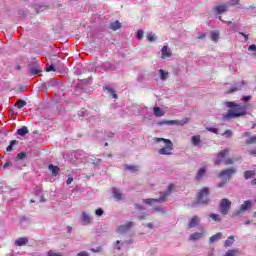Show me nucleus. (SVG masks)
<instances>
[{
    "mask_svg": "<svg viewBox=\"0 0 256 256\" xmlns=\"http://www.w3.org/2000/svg\"><path fill=\"white\" fill-rule=\"evenodd\" d=\"M225 106L229 108L226 114H223L224 121H231L237 117H244L247 115V106L237 104L235 102H225Z\"/></svg>",
    "mask_w": 256,
    "mask_h": 256,
    "instance_id": "nucleus-1",
    "label": "nucleus"
},
{
    "mask_svg": "<svg viewBox=\"0 0 256 256\" xmlns=\"http://www.w3.org/2000/svg\"><path fill=\"white\" fill-rule=\"evenodd\" d=\"M173 189H175V184H170L166 191L160 192L159 198L144 199L143 203H146V205H155V203H165V201H167V197H169V195H171V193H173Z\"/></svg>",
    "mask_w": 256,
    "mask_h": 256,
    "instance_id": "nucleus-2",
    "label": "nucleus"
},
{
    "mask_svg": "<svg viewBox=\"0 0 256 256\" xmlns=\"http://www.w3.org/2000/svg\"><path fill=\"white\" fill-rule=\"evenodd\" d=\"M155 143H164V147L158 149L159 155H173V142L170 139L155 138Z\"/></svg>",
    "mask_w": 256,
    "mask_h": 256,
    "instance_id": "nucleus-3",
    "label": "nucleus"
},
{
    "mask_svg": "<svg viewBox=\"0 0 256 256\" xmlns=\"http://www.w3.org/2000/svg\"><path fill=\"white\" fill-rule=\"evenodd\" d=\"M198 203H201L202 205H207V203H209V188H203L198 193V202H195L192 206L197 207Z\"/></svg>",
    "mask_w": 256,
    "mask_h": 256,
    "instance_id": "nucleus-4",
    "label": "nucleus"
},
{
    "mask_svg": "<svg viewBox=\"0 0 256 256\" xmlns=\"http://www.w3.org/2000/svg\"><path fill=\"white\" fill-rule=\"evenodd\" d=\"M231 209V202L227 198H223L219 204V211L222 215H227Z\"/></svg>",
    "mask_w": 256,
    "mask_h": 256,
    "instance_id": "nucleus-5",
    "label": "nucleus"
},
{
    "mask_svg": "<svg viewBox=\"0 0 256 256\" xmlns=\"http://www.w3.org/2000/svg\"><path fill=\"white\" fill-rule=\"evenodd\" d=\"M189 122V118H184L182 120H164L158 123V125H185Z\"/></svg>",
    "mask_w": 256,
    "mask_h": 256,
    "instance_id": "nucleus-6",
    "label": "nucleus"
},
{
    "mask_svg": "<svg viewBox=\"0 0 256 256\" xmlns=\"http://www.w3.org/2000/svg\"><path fill=\"white\" fill-rule=\"evenodd\" d=\"M251 207H253V202H251V200L244 201V203L240 206V209L237 210L236 212H234V216L239 217V215H241V213H243L245 211H249V209H251Z\"/></svg>",
    "mask_w": 256,
    "mask_h": 256,
    "instance_id": "nucleus-7",
    "label": "nucleus"
},
{
    "mask_svg": "<svg viewBox=\"0 0 256 256\" xmlns=\"http://www.w3.org/2000/svg\"><path fill=\"white\" fill-rule=\"evenodd\" d=\"M237 173V169L235 168H229V169H225L222 170L218 177H220L221 179H231V177H233V175H235Z\"/></svg>",
    "mask_w": 256,
    "mask_h": 256,
    "instance_id": "nucleus-8",
    "label": "nucleus"
},
{
    "mask_svg": "<svg viewBox=\"0 0 256 256\" xmlns=\"http://www.w3.org/2000/svg\"><path fill=\"white\" fill-rule=\"evenodd\" d=\"M43 71L41 69V66L39 65V62H33L29 65V73L30 75H39Z\"/></svg>",
    "mask_w": 256,
    "mask_h": 256,
    "instance_id": "nucleus-9",
    "label": "nucleus"
},
{
    "mask_svg": "<svg viewBox=\"0 0 256 256\" xmlns=\"http://www.w3.org/2000/svg\"><path fill=\"white\" fill-rule=\"evenodd\" d=\"M80 219L83 225H91L93 223V216L91 214L83 211L80 215Z\"/></svg>",
    "mask_w": 256,
    "mask_h": 256,
    "instance_id": "nucleus-10",
    "label": "nucleus"
},
{
    "mask_svg": "<svg viewBox=\"0 0 256 256\" xmlns=\"http://www.w3.org/2000/svg\"><path fill=\"white\" fill-rule=\"evenodd\" d=\"M229 154V149H224L223 151H221L220 153H218L214 164L215 165H221V163H223V160H225V157H227V155Z\"/></svg>",
    "mask_w": 256,
    "mask_h": 256,
    "instance_id": "nucleus-11",
    "label": "nucleus"
},
{
    "mask_svg": "<svg viewBox=\"0 0 256 256\" xmlns=\"http://www.w3.org/2000/svg\"><path fill=\"white\" fill-rule=\"evenodd\" d=\"M132 227H135V222H127L126 224H123L118 227V233H127L132 229Z\"/></svg>",
    "mask_w": 256,
    "mask_h": 256,
    "instance_id": "nucleus-12",
    "label": "nucleus"
},
{
    "mask_svg": "<svg viewBox=\"0 0 256 256\" xmlns=\"http://www.w3.org/2000/svg\"><path fill=\"white\" fill-rule=\"evenodd\" d=\"M228 9H229V4H222L214 7V13H216L217 15H223V13H227Z\"/></svg>",
    "mask_w": 256,
    "mask_h": 256,
    "instance_id": "nucleus-13",
    "label": "nucleus"
},
{
    "mask_svg": "<svg viewBox=\"0 0 256 256\" xmlns=\"http://www.w3.org/2000/svg\"><path fill=\"white\" fill-rule=\"evenodd\" d=\"M243 85H247V82L242 81L237 84H235L230 90H228L226 93L229 95L231 93H235V91H241L243 89Z\"/></svg>",
    "mask_w": 256,
    "mask_h": 256,
    "instance_id": "nucleus-14",
    "label": "nucleus"
},
{
    "mask_svg": "<svg viewBox=\"0 0 256 256\" xmlns=\"http://www.w3.org/2000/svg\"><path fill=\"white\" fill-rule=\"evenodd\" d=\"M28 243H29V239L27 237H20L15 241V245L17 247H23V245H27Z\"/></svg>",
    "mask_w": 256,
    "mask_h": 256,
    "instance_id": "nucleus-15",
    "label": "nucleus"
},
{
    "mask_svg": "<svg viewBox=\"0 0 256 256\" xmlns=\"http://www.w3.org/2000/svg\"><path fill=\"white\" fill-rule=\"evenodd\" d=\"M113 197L117 199V201H122L123 193H121L120 189L113 188L112 189Z\"/></svg>",
    "mask_w": 256,
    "mask_h": 256,
    "instance_id": "nucleus-16",
    "label": "nucleus"
},
{
    "mask_svg": "<svg viewBox=\"0 0 256 256\" xmlns=\"http://www.w3.org/2000/svg\"><path fill=\"white\" fill-rule=\"evenodd\" d=\"M197 225H199V217L194 216L193 218H191L190 222L188 223V227L190 229H193V228L197 227Z\"/></svg>",
    "mask_w": 256,
    "mask_h": 256,
    "instance_id": "nucleus-17",
    "label": "nucleus"
},
{
    "mask_svg": "<svg viewBox=\"0 0 256 256\" xmlns=\"http://www.w3.org/2000/svg\"><path fill=\"white\" fill-rule=\"evenodd\" d=\"M161 53L162 59H166V57H171V50L169 49V46H163Z\"/></svg>",
    "mask_w": 256,
    "mask_h": 256,
    "instance_id": "nucleus-18",
    "label": "nucleus"
},
{
    "mask_svg": "<svg viewBox=\"0 0 256 256\" xmlns=\"http://www.w3.org/2000/svg\"><path fill=\"white\" fill-rule=\"evenodd\" d=\"M190 241H199V239H203V232H195L190 235Z\"/></svg>",
    "mask_w": 256,
    "mask_h": 256,
    "instance_id": "nucleus-19",
    "label": "nucleus"
},
{
    "mask_svg": "<svg viewBox=\"0 0 256 256\" xmlns=\"http://www.w3.org/2000/svg\"><path fill=\"white\" fill-rule=\"evenodd\" d=\"M191 142H192V145H194V147H199L201 145V136L200 135L192 136Z\"/></svg>",
    "mask_w": 256,
    "mask_h": 256,
    "instance_id": "nucleus-20",
    "label": "nucleus"
},
{
    "mask_svg": "<svg viewBox=\"0 0 256 256\" xmlns=\"http://www.w3.org/2000/svg\"><path fill=\"white\" fill-rule=\"evenodd\" d=\"M49 171H51L53 177H57L59 175V166H55L53 164H50L48 166Z\"/></svg>",
    "mask_w": 256,
    "mask_h": 256,
    "instance_id": "nucleus-21",
    "label": "nucleus"
},
{
    "mask_svg": "<svg viewBox=\"0 0 256 256\" xmlns=\"http://www.w3.org/2000/svg\"><path fill=\"white\" fill-rule=\"evenodd\" d=\"M223 238V233L218 232L215 235L211 236L209 239V243H215Z\"/></svg>",
    "mask_w": 256,
    "mask_h": 256,
    "instance_id": "nucleus-22",
    "label": "nucleus"
},
{
    "mask_svg": "<svg viewBox=\"0 0 256 256\" xmlns=\"http://www.w3.org/2000/svg\"><path fill=\"white\" fill-rule=\"evenodd\" d=\"M205 173H207V169H205V167L200 168L196 175L197 181H199L200 179H203V177H205Z\"/></svg>",
    "mask_w": 256,
    "mask_h": 256,
    "instance_id": "nucleus-23",
    "label": "nucleus"
},
{
    "mask_svg": "<svg viewBox=\"0 0 256 256\" xmlns=\"http://www.w3.org/2000/svg\"><path fill=\"white\" fill-rule=\"evenodd\" d=\"M29 133V129H27L26 126H23L22 128L17 130V135H20V137H25Z\"/></svg>",
    "mask_w": 256,
    "mask_h": 256,
    "instance_id": "nucleus-24",
    "label": "nucleus"
},
{
    "mask_svg": "<svg viewBox=\"0 0 256 256\" xmlns=\"http://www.w3.org/2000/svg\"><path fill=\"white\" fill-rule=\"evenodd\" d=\"M110 29H112V31H117L118 29H121V22L119 21H115L110 23Z\"/></svg>",
    "mask_w": 256,
    "mask_h": 256,
    "instance_id": "nucleus-25",
    "label": "nucleus"
},
{
    "mask_svg": "<svg viewBox=\"0 0 256 256\" xmlns=\"http://www.w3.org/2000/svg\"><path fill=\"white\" fill-rule=\"evenodd\" d=\"M153 111H154L155 117H163L165 115V112H163V110H161L160 107H157V106L154 107Z\"/></svg>",
    "mask_w": 256,
    "mask_h": 256,
    "instance_id": "nucleus-26",
    "label": "nucleus"
},
{
    "mask_svg": "<svg viewBox=\"0 0 256 256\" xmlns=\"http://www.w3.org/2000/svg\"><path fill=\"white\" fill-rule=\"evenodd\" d=\"M255 175H256L255 170H247L244 172L245 179H251V178L255 177Z\"/></svg>",
    "mask_w": 256,
    "mask_h": 256,
    "instance_id": "nucleus-27",
    "label": "nucleus"
},
{
    "mask_svg": "<svg viewBox=\"0 0 256 256\" xmlns=\"http://www.w3.org/2000/svg\"><path fill=\"white\" fill-rule=\"evenodd\" d=\"M235 243V237L234 236H229L226 241L224 242V247H231Z\"/></svg>",
    "mask_w": 256,
    "mask_h": 256,
    "instance_id": "nucleus-28",
    "label": "nucleus"
},
{
    "mask_svg": "<svg viewBox=\"0 0 256 256\" xmlns=\"http://www.w3.org/2000/svg\"><path fill=\"white\" fill-rule=\"evenodd\" d=\"M209 217H210V219H213L216 223H221V221L223 220L221 218V215L215 214V213L209 214Z\"/></svg>",
    "mask_w": 256,
    "mask_h": 256,
    "instance_id": "nucleus-29",
    "label": "nucleus"
},
{
    "mask_svg": "<svg viewBox=\"0 0 256 256\" xmlns=\"http://www.w3.org/2000/svg\"><path fill=\"white\" fill-rule=\"evenodd\" d=\"M159 75H160L161 81H167V79L169 77V73L165 72V70H163V69L159 70Z\"/></svg>",
    "mask_w": 256,
    "mask_h": 256,
    "instance_id": "nucleus-30",
    "label": "nucleus"
},
{
    "mask_svg": "<svg viewBox=\"0 0 256 256\" xmlns=\"http://www.w3.org/2000/svg\"><path fill=\"white\" fill-rule=\"evenodd\" d=\"M104 89H106V91H108V93H110V95H112L114 99H117V94L115 93V90L111 88V86L106 85L104 86Z\"/></svg>",
    "mask_w": 256,
    "mask_h": 256,
    "instance_id": "nucleus-31",
    "label": "nucleus"
},
{
    "mask_svg": "<svg viewBox=\"0 0 256 256\" xmlns=\"http://www.w3.org/2000/svg\"><path fill=\"white\" fill-rule=\"evenodd\" d=\"M25 105H27V102L25 100H21V99H19L15 103V107H17V109H23V107H25Z\"/></svg>",
    "mask_w": 256,
    "mask_h": 256,
    "instance_id": "nucleus-32",
    "label": "nucleus"
},
{
    "mask_svg": "<svg viewBox=\"0 0 256 256\" xmlns=\"http://www.w3.org/2000/svg\"><path fill=\"white\" fill-rule=\"evenodd\" d=\"M18 141L17 140H12L9 144V146L6 148V151L11 152L13 151V147L17 145Z\"/></svg>",
    "mask_w": 256,
    "mask_h": 256,
    "instance_id": "nucleus-33",
    "label": "nucleus"
},
{
    "mask_svg": "<svg viewBox=\"0 0 256 256\" xmlns=\"http://www.w3.org/2000/svg\"><path fill=\"white\" fill-rule=\"evenodd\" d=\"M211 39L212 41H218L219 40V31L215 30L211 32Z\"/></svg>",
    "mask_w": 256,
    "mask_h": 256,
    "instance_id": "nucleus-34",
    "label": "nucleus"
},
{
    "mask_svg": "<svg viewBox=\"0 0 256 256\" xmlns=\"http://www.w3.org/2000/svg\"><path fill=\"white\" fill-rule=\"evenodd\" d=\"M237 253H239L238 249H232V250H228L224 256H235L237 255Z\"/></svg>",
    "mask_w": 256,
    "mask_h": 256,
    "instance_id": "nucleus-35",
    "label": "nucleus"
},
{
    "mask_svg": "<svg viewBox=\"0 0 256 256\" xmlns=\"http://www.w3.org/2000/svg\"><path fill=\"white\" fill-rule=\"evenodd\" d=\"M157 37L155 36V34L153 33H148L147 35V40L150 42V43H153V41H156Z\"/></svg>",
    "mask_w": 256,
    "mask_h": 256,
    "instance_id": "nucleus-36",
    "label": "nucleus"
},
{
    "mask_svg": "<svg viewBox=\"0 0 256 256\" xmlns=\"http://www.w3.org/2000/svg\"><path fill=\"white\" fill-rule=\"evenodd\" d=\"M152 210L155 211L156 213H166L165 209H163V207L161 206L153 207Z\"/></svg>",
    "mask_w": 256,
    "mask_h": 256,
    "instance_id": "nucleus-37",
    "label": "nucleus"
},
{
    "mask_svg": "<svg viewBox=\"0 0 256 256\" xmlns=\"http://www.w3.org/2000/svg\"><path fill=\"white\" fill-rule=\"evenodd\" d=\"M25 157H27V154L25 152H20L19 154H17L16 159H18L19 161H23Z\"/></svg>",
    "mask_w": 256,
    "mask_h": 256,
    "instance_id": "nucleus-38",
    "label": "nucleus"
},
{
    "mask_svg": "<svg viewBox=\"0 0 256 256\" xmlns=\"http://www.w3.org/2000/svg\"><path fill=\"white\" fill-rule=\"evenodd\" d=\"M96 69L97 71H101L102 69L107 71V69H109V63L103 64V66H97Z\"/></svg>",
    "mask_w": 256,
    "mask_h": 256,
    "instance_id": "nucleus-39",
    "label": "nucleus"
},
{
    "mask_svg": "<svg viewBox=\"0 0 256 256\" xmlns=\"http://www.w3.org/2000/svg\"><path fill=\"white\" fill-rule=\"evenodd\" d=\"M45 71L51 73V71H57V69H55L54 65H46Z\"/></svg>",
    "mask_w": 256,
    "mask_h": 256,
    "instance_id": "nucleus-40",
    "label": "nucleus"
},
{
    "mask_svg": "<svg viewBox=\"0 0 256 256\" xmlns=\"http://www.w3.org/2000/svg\"><path fill=\"white\" fill-rule=\"evenodd\" d=\"M207 131H210V133H215V135H219V129L214 127H207Z\"/></svg>",
    "mask_w": 256,
    "mask_h": 256,
    "instance_id": "nucleus-41",
    "label": "nucleus"
},
{
    "mask_svg": "<svg viewBox=\"0 0 256 256\" xmlns=\"http://www.w3.org/2000/svg\"><path fill=\"white\" fill-rule=\"evenodd\" d=\"M126 169H127L128 171H133V172H135V171H137V170L139 169V167H138V166H133V165H126Z\"/></svg>",
    "mask_w": 256,
    "mask_h": 256,
    "instance_id": "nucleus-42",
    "label": "nucleus"
},
{
    "mask_svg": "<svg viewBox=\"0 0 256 256\" xmlns=\"http://www.w3.org/2000/svg\"><path fill=\"white\" fill-rule=\"evenodd\" d=\"M224 137H226L227 139H229V137H233V131L231 130H226L223 134Z\"/></svg>",
    "mask_w": 256,
    "mask_h": 256,
    "instance_id": "nucleus-43",
    "label": "nucleus"
},
{
    "mask_svg": "<svg viewBox=\"0 0 256 256\" xmlns=\"http://www.w3.org/2000/svg\"><path fill=\"white\" fill-rule=\"evenodd\" d=\"M143 34H144L143 30H141V29L138 30L137 33H136V38H137L138 40L143 39Z\"/></svg>",
    "mask_w": 256,
    "mask_h": 256,
    "instance_id": "nucleus-44",
    "label": "nucleus"
},
{
    "mask_svg": "<svg viewBox=\"0 0 256 256\" xmlns=\"http://www.w3.org/2000/svg\"><path fill=\"white\" fill-rule=\"evenodd\" d=\"M104 211H103V208H98L95 210V215L97 217H101L103 215Z\"/></svg>",
    "mask_w": 256,
    "mask_h": 256,
    "instance_id": "nucleus-45",
    "label": "nucleus"
},
{
    "mask_svg": "<svg viewBox=\"0 0 256 256\" xmlns=\"http://www.w3.org/2000/svg\"><path fill=\"white\" fill-rule=\"evenodd\" d=\"M228 7L229 5L233 6V5H239V0H229V2L227 3Z\"/></svg>",
    "mask_w": 256,
    "mask_h": 256,
    "instance_id": "nucleus-46",
    "label": "nucleus"
},
{
    "mask_svg": "<svg viewBox=\"0 0 256 256\" xmlns=\"http://www.w3.org/2000/svg\"><path fill=\"white\" fill-rule=\"evenodd\" d=\"M48 256H63L61 253H55L52 250L48 251Z\"/></svg>",
    "mask_w": 256,
    "mask_h": 256,
    "instance_id": "nucleus-47",
    "label": "nucleus"
},
{
    "mask_svg": "<svg viewBox=\"0 0 256 256\" xmlns=\"http://www.w3.org/2000/svg\"><path fill=\"white\" fill-rule=\"evenodd\" d=\"M248 51H252L253 53H256V45L252 44L248 47Z\"/></svg>",
    "mask_w": 256,
    "mask_h": 256,
    "instance_id": "nucleus-48",
    "label": "nucleus"
},
{
    "mask_svg": "<svg viewBox=\"0 0 256 256\" xmlns=\"http://www.w3.org/2000/svg\"><path fill=\"white\" fill-rule=\"evenodd\" d=\"M225 165H233V159L227 158L224 160Z\"/></svg>",
    "mask_w": 256,
    "mask_h": 256,
    "instance_id": "nucleus-49",
    "label": "nucleus"
},
{
    "mask_svg": "<svg viewBox=\"0 0 256 256\" xmlns=\"http://www.w3.org/2000/svg\"><path fill=\"white\" fill-rule=\"evenodd\" d=\"M242 101H244L245 103L251 101V96H243Z\"/></svg>",
    "mask_w": 256,
    "mask_h": 256,
    "instance_id": "nucleus-50",
    "label": "nucleus"
},
{
    "mask_svg": "<svg viewBox=\"0 0 256 256\" xmlns=\"http://www.w3.org/2000/svg\"><path fill=\"white\" fill-rule=\"evenodd\" d=\"M135 207H136V209H138V211H144L145 210V207H143L140 204H136Z\"/></svg>",
    "mask_w": 256,
    "mask_h": 256,
    "instance_id": "nucleus-51",
    "label": "nucleus"
},
{
    "mask_svg": "<svg viewBox=\"0 0 256 256\" xmlns=\"http://www.w3.org/2000/svg\"><path fill=\"white\" fill-rule=\"evenodd\" d=\"M82 83H84V85H89V83H91V78L83 79Z\"/></svg>",
    "mask_w": 256,
    "mask_h": 256,
    "instance_id": "nucleus-52",
    "label": "nucleus"
},
{
    "mask_svg": "<svg viewBox=\"0 0 256 256\" xmlns=\"http://www.w3.org/2000/svg\"><path fill=\"white\" fill-rule=\"evenodd\" d=\"M13 165V163L11 162H6L3 166L4 169H7L8 167H11Z\"/></svg>",
    "mask_w": 256,
    "mask_h": 256,
    "instance_id": "nucleus-53",
    "label": "nucleus"
},
{
    "mask_svg": "<svg viewBox=\"0 0 256 256\" xmlns=\"http://www.w3.org/2000/svg\"><path fill=\"white\" fill-rule=\"evenodd\" d=\"M240 34L242 35V37H244L245 41H249V36L247 34H245L244 32H240Z\"/></svg>",
    "mask_w": 256,
    "mask_h": 256,
    "instance_id": "nucleus-54",
    "label": "nucleus"
},
{
    "mask_svg": "<svg viewBox=\"0 0 256 256\" xmlns=\"http://www.w3.org/2000/svg\"><path fill=\"white\" fill-rule=\"evenodd\" d=\"M73 183V177H69L66 181L67 185H71Z\"/></svg>",
    "mask_w": 256,
    "mask_h": 256,
    "instance_id": "nucleus-55",
    "label": "nucleus"
},
{
    "mask_svg": "<svg viewBox=\"0 0 256 256\" xmlns=\"http://www.w3.org/2000/svg\"><path fill=\"white\" fill-rule=\"evenodd\" d=\"M79 115H80V117H85V115H87V111L82 110L79 112Z\"/></svg>",
    "mask_w": 256,
    "mask_h": 256,
    "instance_id": "nucleus-56",
    "label": "nucleus"
},
{
    "mask_svg": "<svg viewBox=\"0 0 256 256\" xmlns=\"http://www.w3.org/2000/svg\"><path fill=\"white\" fill-rule=\"evenodd\" d=\"M138 217H139V219H146L147 214L146 213H142Z\"/></svg>",
    "mask_w": 256,
    "mask_h": 256,
    "instance_id": "nucleus-57",
    "label": "nucleus"
},
{
    "mask_svg": "<svg viewBox=\"0 0 256 256\" xmlns=\"http://www.w3.org/2000/svg\"><path fill=\"white\" fill-rule=\"evenodd\" d=\"M91 251L93 252V253H99V251H101V249L100 248H92L91 249Z\"/></svg>",
    "mask_w": 256,
    "mask_h": 256,
    "instance_id": "nucleus-58",
    "label": "nucleus"
},
{
    "mask_svg": "<svg viewBox=\"0 0 256 256\" xmlns=\"http://www.w3.org/2000/svg\"><path fill=\"white\" fill-rule=\"evenodd\" d=\"M119 243H121L119 240L116 242V249H118V251H121V246H119Z\"/></svg>",
    "mask_w": 256,
    "mask_h": 256,
    "instance_id": "nucleus-59",
    "label": "nucleus"
},
{
    "mask_svg": "<svg viewBox=\"0 0 256 256\" xmlns=\"http://www.w3.org/2000/svg\"><path fill=\"white\" fill-rule=\"evenodd\" d=\"M147 227H148V229H153L154 225H153V223H148Z\"/></svg>",
    "mask_w": 256,
    "mask_h": 256,
    "instance_id": "nucleus-60",
    "label": "nucleus"
},
{
    "mask_svg": "<svg viewBox=\"0 0 256 256\" xmlns=\"http://www.w3.org/2000/svg\"><path fill=\"white\" fill-rule=\"evenodd\" d=\"M71 231H73V227L67 226V232H68V233H71Z\"/></svg>",
    "mask_w": 256,
    "mask_h": 256,
    "instance_id": "nucleus-61",
    "label": "nucleus"
},
{
    "mask_svg": "<svg viewBox=\"0 0 256 256\" xmlns=\"http://www.w3.org/2000/svg\"><path fill=\"white\" fill-rule=\"evenodd\" d=\"M250 133L249 132H244L243 137H249Z\"/></svg>",
    "mask_w": 256,
    "mask_h": 256,
    "instance_id": "nucleus-62",
    "label": "nucleus"
},
{
    "mask_svg": "<svg viewBox=\"0 0 256 256\" xmlns=\"http://www.w3.org/2000/svg\"><path fill=\"white\" fill-rule=\"evenodd\" d=\"M198 39H205V34L200 35Z\"/></svg>",
    "mask_w": 256,
    "mask_h": 256,
    "instance_id": "nucleus-63",
    "label": "nucleus"
},
{
    "mask_svg": "<svg viewBox=\"0 0 256 256\" xmlns=\"http://www.w3.org/2000/svg\"><path fill=\"white\" fill-rule=\"evenodd\" d=\"M251 184H252V185H256V179L252 180V181H251Z\"/></svg>",
    "mask_w": 256,
    "mask_h": 256,
    "instance_id": "nucleus-64",
    "label": "nucleus"
}]
</instances>
